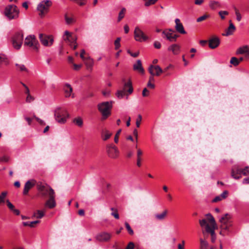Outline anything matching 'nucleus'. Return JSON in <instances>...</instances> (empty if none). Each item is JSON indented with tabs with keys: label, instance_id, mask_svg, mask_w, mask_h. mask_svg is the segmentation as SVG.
<instances>
[{
	"label": "nucleus",
	"instance_id": "obj_64",
	"mask_svg": "<svg viewBox=\"0 0 249 249\" xmlns=\"http://www.w3.org/2000/svg\"><path fill=\"white\" fill-rule=\"evenodd\" d=\"M154 47L156 49H160L161 47V44L160 42L158 41H155L154 44Z\"/></svg>",
	"mask_w": 249,
	"mask_h": 249
},
{
	"label": "nucleus",
	"instance_id": "obj_17",
	"mask_svg": "<svg viewBox=\"0 0 249 249\" xmlns=\"http://www.w3.org/2000/svg\"><path fill=\"white\" fill-rule=\"evenodd\" d=\"M148 71L152 75H160L162 72V70L159 66H154L151 65L148 68Z\"/></svg>",
	"mask_w": 249,
	"mask_h": 249
},
{
	"label": "nucleus",
	"instance_id": "obj_50",
	"mask_svg": "<svg viewBox=\"0 0 249 249\" xmlns=\"http://www.w3.org/2000/svg\"><path fill=\"white\" fill-rule=\"evenodd\" d=\"M74 1L80 6H83L86 4L87 0H74Z\"/></svg>",
	"mask_w": 249,
	"mask_h": 249
},
{
	"label": "nucleus",
	"instance_id": "obj_40",
	"mask_svg": "<svg viewBox=\"0 0 249 249\" xmlns=\"http://www.w3.org/2000/svg\"><path fill=\"white\" fill-rule=\"evenodd\" d=\"M125 11H126L125 8H123L122 9L121 11L119 12V16H118V21H120L124 17Z\"/></svg>",
	"mask_w": 249,
	"mask_h": 249
},
{
	"label": "nucleus",
	"instance_id": "obj_24",
	"mask_svg": "<svg viewBox=\"0 0 249 249\" xmlns=\"http://www.w3.org/2000/svg\"><path fill=\"white\" fill-rule=\"evenodd\" d=\"M63 89L65 97L67 98L70 97L72 91V88L71 86L69 84H65Z\"/></svg>",
	"mask_w": 249,
	"mask_h": 249
},
{
	"label": "nucleus",
	"instance_id": "obj_56",
	"mask_svg": "<svg viewBox=\"0 0 249 249\" xmlns=\"http://www.w3.org/2000/svg\"><path fill=\"white\" fill-rule=\"evenodd\" d=\"M207 17H208V16L207 15H203L202 16H201V17H199L198 18H197L196 19V21L198 22H201V21L206 19L207 18Z\"/></svg>",
	"mask_w": 249,
	"mask_h": 249
},
{
	"label": "nucleus",
	"instance_id": "obj_39",
	"mask_svg": "<svg viewBox=\"0 0 249 249\" xmlns=\"http://www.w3.org/2000/svg\"><path fill=\"white\" fill-rule=\"evenodd\" d=\"M65 19L66 23L68 24H70L73 23L74 21V18L72 17H69L67 15H65Z\"/></svg>",
	"mask_w": 249,
	"mask_h": 249
},
{
	"label": "nucleus",
	"instance_id": "obj_33",
	"mask_svg": "<svg viewBox=\"0 0 249 249\" xmlns=\"http://www.w3.org/2000/svg\"><path fill=\"white\" fill-rule=\"evenodd\" d=\"M210 8L213 10L221 7V4L217 1H211L209 3Z\"/></svg>",
	"mask_w": 249,
	"mask_h": 249
},
{
	"label": "nucleus",
	"instance_id": "obj_63",
	"mask_svg": "<svg viewBox=\"0 0 249 249\" xmlns=\"http://www.w3.org/2000/svg\"><path fill=\"white\" fill-rule=\"evenodd\" d=\"M221 200H222V199L220 195H219V196H216V197H215V198L213 200V202H216L221 201Z\"/></svg>",
	"mask_w": 249,
	"mask_h": 249
},
{
	"label": "nucleus",
	"instance_id": "obj_42",
	"mask_svg": "<svg viewBox=\"0 0 249 249\" xmlns=\"http://www.w3.org/2000/svg\"><path fill=\"white\" fill-rule=\"evenodd\" d=\"M242 175L244 176L249 175V166H246L244 169H241Z\"/></svg>",
	"mask_w": 249,
	"mask_h": 249
},
{
	"label": "nucleus",
	"instance_id": "obj_52",
	"mask_svg": "<svg viewBox=\"0 0 249 249\" xmlns=\"http://www.w3.org/2000/svg\"><path fill=\"white\" fill-rule=\"evenodd\" d=\"M218 14L222 19H224L225 16L228 15L229 13L226 11H220Z\"/></svg>",
	"mask_w": 249,
	"mask_h": 249
},
{
	"label": "nucleus",
	"instance_id": "obj_26",
	"mask_svg": "<svg viewBox=\"0 0 249 249\" xmlns=\"http://www.w3.org/2000/svg\"><path fill=\"white\" fill-rule=\"evenodd\" d=\"M168 50L172 52L173 54L176 55L178 54L180 52V47L177 44H173L168 47Z\"/></svg>",
	"mask_w": 249,
	"mask_h": 249
},
{
	"label": "nucleus",
	"instance_id": "obj_48",
	"mask_svg": "<svg viewBox=\"0 0 249 249\" xmlns=\"http://www.w3.org/2000/svg\"><path fill=\"white\" fill-rule=\"evenodd\" d=\"M7 60L6 56L0 53V66L4 62H5Z\"/></svg>",
	"mask_w": 249,
	"mask_h": 249
},
{
	"label": "nucleus",
	"instance_id": "obj_60",
	"mask_svg": "<svg viewBox=\"0 0 249 249\" xmlns=\"http://www.w3.org/2000/svg\"><path fill=\"white\" fill-rule=\"evenodd\" d=\"M230 25H229V27H228V28L227 29V31H230L231 30H235V27L234 25H233V24L231 22V21H230Z\"/></svg>",
	"mask_w": 249,
	"mask_h": 249
},
{
	"label": "nucleus",
	"instance_id": "obj_58",
	"mask_svg": "<svg viewBox=\"0 0 249 249\" xmlns=\"http://www.w3.org/2000/svg\"><path fill=\"white\" fill-rule=\"evenodd\" d=\"M34 100V98L30 95H27V96L26 99V102L30 103Z\"/></svg>",
	"mask_w": 249,
	"mask_h": 249
},
{
	"label": "nucleus",
	"instance_id": "obj_23",
	"mask_svg": "<svg viewBox=\"0 0 249 249\" xmlns=\"http://www.w3.org/2000/svg\"><path fill=\"white\" fill-rule=\"evenodd\" d=\"M133 70L134 71H138L142 74L144 73V71L142 66V64L141 60H137L136 63L133 65Z\"/></svg>",
	"mask_w": 249,
	"mask_h": 249
},
{
	"label": "nucleus",
	"instance_id": "obj_61",
	"mask_svg": "<svg viewBox=\"0 0 249 249\" xmlns=\"http://www.w3.org/2000/svg\"><path fill=\"white\" fill-rule=\"evenodd\" d=\"M121 131V129L119 130L115 136L114 142L115 143H118V141H119L118 136L120 134Z\"/></svg>",
	"mask_w": 249,
	"mask_h": 249
},
{
	"label": "nucleus",
	"instance_id": "obj_27",
	"mask_svg": "<svg viewBox=\"0 0 249 249\" xmlns=\"http://www.w3.org/2000/svg\"><path fill=\"white\" fill-rule=\"evenodd\" d=\"M85 65L87 66V68L88 70H91L92 68V66L93 65V60L90 57L88 56L85 58V60H83Z\"/></svg>",
	"mask_w": 249,
	"mask_h": 249
},
{
	"label": "nucleus",
	"instance_id": "obj_54",
	"mask_svg": "<svg viewBox=\"0 0 249 249\" xmlns=\"http://www.w3.org/2000/svg\"><path fill=\"white\" fill-rule=\"evenodd\" d=\"M142 95L143 97H147L149 95V91L146 88L143 89L142 92Z\"/></svg>",
	"mask_w": 249,
	"mask_h": 249
},
{
	"label": "nucleus",
	"instance_id": "obj_47",
	"mask_svg": "<svg viewBox=\"0 0 249 249\" xmlns=\"http://www.w3.org/2000/svg\"><path fill=\"white\" fill-rule=\"evenodd\" d=\"M142 120V116L140 114L138 115V117L136 119V125L137 127H140Z\"/></svg>",
	"mask_w": 249,
	"mask_h": 249
},
{
	"label": "nucleus",
	"instance_id": "obj_18",
	"mask_svg": "<svg viewBox=\"0 0 249 249\" xmlns=\"http://www.w3.org/2000/svg\"><path fill=\"white\" fill-rule=\"evenodd\" d=\"M232 215L229 213H226L222 217H221L219 220L221 223L220 225H229V224H232V221L231 220Z\"/></svg>",
	"mask_w": 249,
	"mask_h": 249
},
{
	"label": "nucleus",
	"instance_id": "obj_29",
	"mask_svg": "<svg viewBox=\"0 0 249 249\" xmlns=\"http://www.w3.org/2000/svg\"><path fill=\"white\" fill-rule=\"evenodd\" d=\"M176 23V31H185L182 24L180 22L179 19L176 18L175 19Z\"/></svg>",
	"mask_w": 249,
	"mask_h": 249
},
{
	"label": "nucleus",
	"instance_id": "obj_35",
	"mask_svg": "<svg viewBox=\"0 0 249 249\" xmlns=\"http://www.w3.org/2000/svg\"><path fill=\"white\" fill-rule=\"evenodd\" d=\"M16 66L17 67V70L20 71H24L26 72H28L29 70L27 69L25 66L23 64H16Z\"/></svg>",
	"mask_w": 249,
	"mask_h": 249
},
{
	"label": "nucleus",
	"instance_id": "obj_34",
	"mask_svg": "<svg viewBox=\"0 0 249 249\" xmlns=\"http://www.w3.org/2000/svg\"><path fill=\"white\" fill-rule=\"evenodd\" d=\"M206 216L210 222V227H216V224L213 217L210 213L206 214Z\"/></svg>",
	"mask_w": 249,
	"mask_h": 249
},
{
	"label": "nucleus",
	"instance_id": "obj_5",
	"mask_svg": "<svg viewBox=\"0 0 249 249\" xmlns=\"http://www.w3.org/2000/svg\"><path fill=\"white\" fill-rule=\"evenodd\" d=\"M64 40L75 50L77 48V37L73 32H65L63 36Z\"/></svg>",
	"mask_w": 249,
	"mask_h": 249
},
{
	"label": "nucleus",
	"instance_id": "obj_14",
	"mask_svg": "<svg viewBox=\"0 0 249 249\" xmlns=\"http://www.w3.org/2000/svg\"><path fill=\"white\" fill-rule=\"evenodd\" d=\"M111 236L112 235L110 233L102 232L98 234L96 238L100 242H107L110 239Z\"/></svg>",
	"mask_w": 249,
	"mask_h": 249
},
{
	"label": "nucleus",
	"instance_id": "obj_8",
	"mask_svg": "<svg viewBox=\"0 0 249 249\" xmlns=\"http://www.w3.org/2000/svg\"><path fill=\"white\" fill-rule=\"evenodd\" d=\"M39 38L41 44L45 47H51L54 42V37L52 35L40 34Z\"/></svg>",
	"mask_w": 249,
	"mask_h": 249
},
{
	"label": "nucleus",
	"instance_id": "obj_53",
	"mask_svg": "<svg viewBox=\"0 0 249 249\" xmlns=\"http://www.w3.org/2000/svg\"><path fill=\"white\" fill-rule=\"evenodd\" d=\"M158 0H148L147 1H146L144 5L145 6H149L151 5L155 4Z\"/></svg>",
	"mask_w": 249,
	"mask_h": 249
},
{
	"label": "nucleus",
	"instance_id": "obj_49",
	"mask_svg": "<svg viewBox=\"0 0 249 249\" xmlns=\"http://www.w3.org/2000/svg\"><path fill=\"white\" fill-rule=\"evenodd\" d=\"M7 207L12 212L15 208V206L12 204V203L9 200H7L6 201Z\"/></svg>",
	"mask_w": 249,
	"mask_h": 249
},
{
	"label": "nucleus",
	"instance_id": "obj_51",
	"mask_svg": "<svg viewBox=\"0 0 249 249\" xmlns=\"http://www.w3.org/2000/svg\"><path fill=\"white\" fill-rule=\"evenodd\" d=\"M111 210L112 211H115V212H112V213H111V215H112V216H114L116 219H119V214H118V213L117 211L116 210L114 209V208H111Z\"/></svg>",
	"mask_w": 249,
	"mask_h": 249
},
{
	"label": "nucleus",
	"instance_id": "obj_44",
	"mask_svg": "<svg viewBox=\"0 0 249 249\" xmlns=\"http://www.w3.org/2000/svg\"><path fill=\"white\" fill-rule=\"evenodd\" d=\"M125 226L126 229H127L128 233L130 235H133L134 234V232H133V230L131 229V227L130 226L129 224L128 223L125 222Z\"/></svg>",
	"mask_w": 249,
	"mask_h": 249
},
{
	"label": "nucleus",
	"instance_id": "obj_25",
	"mask_svg": "<svg viewBox=\"0 0 249 249\" xmlns=\"http://www.w3.org/2000/svg\"><path fill=\"white\" fill-rule=\"evenodd\" d=\"M112 133L107 130H103L101 134L102 139L104 141H106L108 140L112 136Z\"/></svg>",
	"mask_w": 249,
	"mask_h": 249
},
{
	"label": "nucleus",
	"instance_id": "obj_57",
	"mask_svg": "<svg viewBox=\"0 0 249 249\" xmlns=\"http://www.w3.org/2000/svg\"><path fill=\"white\" fill-rule=\"evenodd\" d=\"M134 244L133 242H130L128 243L125 249H134Z\"/></svg>",
	"mask_w": 249,
	"mask_h": 249
},
{
	"label": "nucleus",
	"instance_id": "obj_59",
	"mask_svg": "<svg viewBox=\"0 0 249 249\" xmlns=\"http://www.w3.org/2000/svg\"><path fill=\"white\" fill-rule=\"evenodd\" d=\"M228 192L226 190L223 191V192L220 195L222 199L226 198L228 196Z\"/></svg>",
	"mask_w": 249,
	"mask_h": 249
},
{
	"label": "nucleus",
	"instance_id": "obj_21",
	"mask_svg": "<svg viewBox=\"0 0 249 249\" xmlns=\"http://www.w3.org/2000/svg\"><path fill=\"white\" fill-rule=\"evenodd\" d=\"M134 37L136 41L140 42L146 41L148 39V36L143 32H134Z\"/></svg>",
	"mask_w": 249,
	"mask_h": 249
},
{
	"label": "nucleus",
	"instance_id": "obj_62",
	"mask_svg": "<svg viewBox=\"0 0 249 249\" xmlns=\"http://www.w3.org/2000/svg\"><path fill=\"white\" fill-rule=\"evenodd\" d=\"M235 14L236 16V19L237 21H240L241 19V15L238 10H236Z\"/></svg>",
	"mask_w": 249,
	"mask_h": 249
},
{
	"label": "nucleus",
	"instance_id": "obj_9",
	"mask_svg": "<svg viewBox=\"0 0 249 249\" xmlns=\"http://www.w3.org/2000/svg\"><path fill=\"white\" fill-rule=\"evenodd\" d=\"M23 40L22 34L18 32L15 34L11 39V42L14 49L19 50L21 47Z\"/></svg>",
	"mask_w": 249,
	"mask_h": 249
},
{
	"label": "nucleus",
	"instance_id": "obj_45",
	"mask_svg": "<svg viewBox=\"0 0 249 249\" xmlns=\"http://www.w3.org/2000/svg\"><path fill=\"white\" fill-rule=\"evenodd\" d=\"M7 194V192H3L0 195V203H2L4 202L5 198Z\"/></svg>",
	"mask_w": 249,
	"mask_h": 249
},
{
	"label": "nucleus",
	"instance_id": "obj_37",
	"mask_svg": "<svg viewBox=\"0 0 249 249\" xmlns=\"http://www.w3.org/2000/svg\"><path fill=\"white\" fill-rule=\"evenodd\" d=\"M39 222L40 221L39 220H36V221H32V222H29V221L23 222V225L24 226H29L30 227H34V225L35 224L39 223Z\"/></svg>",
	"mask_w": 249,
	"mask_h": 249
},
{
	"label": "nucleus",
	"instance_id": "obj_2",
	"mask_svg": "<svg viewBox=\"0 0 249 249\" xmlns=\"http://www.w3.org/2000/svg\"><path fill=\"white\" fill-rule=\"evenodd\" d=\"M4 15L9 20L18 18L19 10L15 5H8L4 9Z\"/></svg>",
	"mask_w": 249,
	"mask_h": 249
},
{
	"label": "nucleus",
	"instance_id": "obj_16",
	"mask_svg": "<svg viewBox=\"0 0 249 249\" xmlns=\"http://www.w3.org/2000/svg\"><path fill=\"white\" fill-rule=\"evenodd\" d=\"M50 198L45 203V205L46 207H48L50 209H52L54 208L55 205V201L54 200L55 198V193L54 190L51 191V194L49 195Z\"/></svg>",
	"mask_w": 249,
	"mask_h": 249
},
{
	"label": "nucleus",
	"instance_id": "obj_41",
	"mask_svg": "<svg viewBox=\"0 0 249 249\" xmlns=\"http://www.w3.org/2000/svg\"><path fill=\"white\" fill-rule=\"evenodd\" d=\"M200 248H208V244L206 241H205L202 239H200Z\"/></svg>",
	"mask_w": 249,
	"mask_h": 249
},
{
	"label": "nucleus",
	"instance_id": "obj_31",
	"mask_svg": "<svg viewBox=\"0 0 249 249\" xmlns=\"http://www.w3.org/2000/svg\"><path fill=\"white\" fill-rule=\"evenodd\" d=\"M142 154V152L140 149H138L137 152V165L138 167H141V156Z\"/></svg>",
	"mask_w": 249,
	"mask_h": 249
},
{
	"label": "nucleus",
	"instance_id": "obj_1",
	"mask_svg": "<svg viewBox=\"0 0 249 249\" xmlns=\"http://www.w3.org/2000/svg\"><path fill=\"white\" fill-rule=\"evenodd\" d=\"M53 112L55 121L59 124H65L69 117V114L68 111L62 107H56Z\"/></svg>",
	"mask_w": 249,
	"mask_h": 249
},
{
	"label": "nucleus",
	"instance_id": "obj_28",
	"mask_svg": "<svg viewBox=\"0 0 249 249\" xmlns=\"http://www.w3.org/2000/svg\"><path fill=\"white\" fill-rule=\"evenodd\" d=\"M249 50V46L245 45L239 47L236 51V54H245Z\"/></svg>",
	"mask_w": 249,
	"mask_h": 249
},
{
	"label": "nucleus",
	"instance_id": "obj_3",
	"mask_svg": "<svg viewBox=\"0 0 249 249\" xmlns=\"http://www.w3.org/2000/svg\"><path fill=\"white\" fill-rule=\"evenodd\" d=\"M112 107V102H104L98 104V108L102 114L103 119H107L110 115Z\"/></svg>",
	"mask_w": 249,
	"mask_h": 249
},
{
	"label": "nucleus",
	"instance_id": "obj_4",
	"mask_svg": "<svg viewBox=\"0 0 249 249\" xmlns=\"http://www.w3.org/2000/svg\"><path fill=\"white\" fill-rule=\"evenodd\" d=\"M24 45L27 46L35 51H38L40 45L34 35H29L25 39Z\"/></svg>",
	"mask_w": 249,
	"mask_h": 249
},
{
	"label": "nucleus",
	"instance_id": "obj_12",
	"mask_svg": "<svg viewBox=\"0 0 249 249\" xmlns=\"http://www.w3.org/2000/svg\"><path fill=\"white\" fill-rule=\"evenodd\" d=\"M127 88H128L127 91L129 93V94L132 93L133 89L132 86V83L130 81H129L124 84V88L122 90H118L117 91L116 95L118 98L121 99L124 96V95H125V91Z\"/></svg>",
	"mask_w": 249,
	"mask_h": 249
},
{
	"label": "nucleus",
	"instance_id": "obj_46",
	"mask_svg": "<svg viewBox=\"0 0 249 249\" xmlns=\"http://www.w3.org/2000/svg\"><path fill=\"white\" fill-rule=\"evenodd\" d=\"M9 160V157L8 156L4 155L0 157V162H7Z\"/></svg>",
	"mask_w": 249,
	"mask_h": 249
},
{
	"label": "nucleus",
	"instance_id": "obj_30",
	"mask_svg": "<svg viewBox=\"0 0 249 249\" xmlns=\"http://www.w3.org/2000/svg\"><path fill=\"white\" fill-rule=\"evenodd\" d=\"M167 213V210H165L160 213H157L155 215V218L158 220H162L166 216Z\"/></svg>",
	"mask_w": 249,
	"mask_h": 249
},
{
	"label": "nucleus",
	"instance_id": "obj_7",
	"mask_svg": "<svg viewBox=\"0 0 249 249\" xmlns=\"http://www.w3.org/2000/svg\"><path fill=\"white\" fill-rule=\"evenodd\" d=\"M52 5V2L50 0H44L41 1L37 5V10L40 13L39 15L40 17L48 12L49 7Z\"/></svg>",
	"mask_w": 249,
	"mask_h": 249
},
{
	"label": "nucleus",
	"instance_id": "obj_38",
	"mask_svg": "<svg viewBox=\"0 0 249 249\" xmlns=\"http://www.w3.org/2000/svg\"><path fill=\"white\" fill-rule=\"evenodd\" d=\"M231 64H232L234 66H237L239 64V61L238 59H237L235 57H232L230 60Z\"/></svg>",
	"mask_w": 249,
	"mask_h": 249
},
{
	"label": "nucleus",
	"instance_id": "obj_19",
	"mask_svg": "<svg viewBox=\"0 0 249 249\" xmlns=\"http://www.w3.org/2000/svg\"><path fill=\"white\" fill-rule=\"evenodd\" d=\"M242 172L241 168L237 167H234L231 170V177L236 179H238L241 178Z\"/></svg>",
	"mask_w": 249,
	"mask_h": 249
},
{
	"label": "nucleus",
	"instance_id": "obj_20",
	"mask_svg": "<svg viewBox=\"0 0 249 249\" xmlns=\"http://www.w3.org/2000/svg\"><path fill=\"white\" fill-rule=\"evenodd\" d=\"M232 226V224H229V225L224 224L220 225L221 231L220 234L223 236H225L230 232H231V228Z\"/></svg>",
	"mask_w": 249,
	"mask_h": 249
},
{
	"label": "nucleus",
	"instance_id": "obj_36",
	"mask_svg": "<svg viewBox=\"0 0 249 249\" xmlns=\"http://www.w3.org/2000/svg\"><path fill=\"white\" fill-rule=\"evenodd\" d=\"M44 212L41 210H37L34 214V216L36 218L40 219L44 215Z\"/></svg>",
	"mask_w": 249,
	"mask_h": 249
},
{
	"label": "nucleus",
	"instance_id": "obj_32",
	"mask_svg": "<svg viewBox=\"0 0 249 249\" xmlns=\"http://www.w3.org/2000/svg\"><path fill=\"white\" fill-rule=\"evenodd\" d=\"M73 123L79 127H82L83 125V121L81 117H77L73 120Z\"/></svg>",
	"mask_w": 249,
	"mask_h": 249
},
{
	"label": "nucleus",
	"instance_id": "obj_55",
	"mask_svg": "<svg viewBox=\"0 0 249 249\" xmlns=\"http://www.w3.org/2000/svg\"><path fill=\"white\" fill-rule=\"evenodd\" d=\"M127 53H129L131 56L133 57H136L139 55V52H136L135 53H132L130 50H127Z\"/></svg>",
	"mask_w": 249,
	"mask_h": 249
},
{
	"label": "nucleus",
	"instance_id": "obj_6",
	"mask_svg": "<svg viewBox=\"0 0 249 249\" xmlns=\"http://www.w3.org/2000/svg\"><path fill=\"white\" fill-rule=\"evenodd\" d=\"M36 187L42 196L50 195L51 194V191L53 190L49 185L42 182L37 183Z\"/></svg>",
	"mask_w": 249,
	"mask_h": 249
},
{
	"label": "nucleus",
	"instance_id": "obj_10",
	"mask_svg": "<svg viewBox=\"0 0 249 249\" xmlns=\"http://www.w3.org/2000/svg\"><path fill=\"white\" fill-rule=\"evenodd\" d=\"M199 224L201 227H204L205 231L207 232L210 233L212 236V241L214 242L216 239V236L214 232V230L216 227H210L209 224L207 223L206 219H203L199 220Z\"/></svg>",
	"mask_w": 249,
	"mask_h": 249
},
{
	"label": "nucleus",
	"instance_id": "obj_15",
	"mask_svg": "<svg viewBox=\"0 0 249 249\" xmlns=\"http://www.w3.org/2000/svg\"><path fill=\"white\" fill-rule=\"evenodd\" d=\"M36 184V181L35 179L28 180L25 184L23 194L26 195L28 194L29 190L33 188Z\"/></svg>",
	"mask_w": 249,
	"mask_h": 249
},
{
	"label": "nucleus",
	"instance_id": "obj_13",
	"mask_svg": "<svg viewBox=\"0 0 249 249\" xmlns=\"http://www.w3.org/2000/svg\"><path fill=\"white\" fill-rule=\"evenodd\" d=\"M162 36L170 42H174L179 37V35L176 32H162Z\"/></svg>",
	"mask_w": 249,
	"mask_h": 249
},
{
	"label": "nucleus",
	"instance_id": "obj_43",
	"mask_svg": "<svg viewBox=\"0 0 249 249\" xmlns=\"http://www.w3.org/2000/svg\"><path fill=\"white\" fill-rule=\"evenodd\" d=\"M120 41H121V38L118 37L116 38L114 42V45H115V49L116 50H117L120 47Z\"/></svg>",
	"mask_w": 249,
	"mask_h": 249
},
{
	"label": "nucleus",
	"instance_id": "obj_22",
	"mask_svg": "<svg viewBox=\"0 0 249 249\" xmlns=\"http://www.w3.org/2000/svg\"><path fill=\"white\" fill-rule=\"evenodd\" d=\"M220 43L218 37L214 36L211 38L209 41V46L211 49H214L218 47Z\"/></svg>",
	"mask_w": 249,
	"mask_h": 249
},
{
	"label": "nucleus",
	"instance_id": "obj_11",
	"mask_svg": "<svg viewBox=\"0 0 249 249\" xmlns=\"http://www.w3.org/2000/svg\"><path fill=\"white\" fill-rule=\"evenodd\" d=\"M106 151L108 156L112 159H116L119 156V151L114 144L111 143L107 145Z\"/></svg>",
	"mask_w": 249,
	"mask_h": 249
}]
</instances>
